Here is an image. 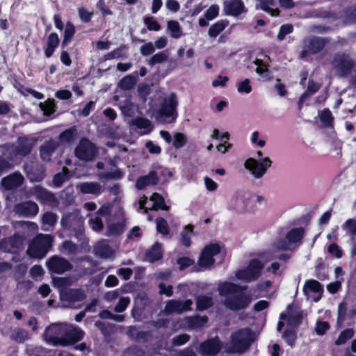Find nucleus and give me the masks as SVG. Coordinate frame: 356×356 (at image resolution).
Wrapping results in <instances>:
<instances>
[{"label":"nucleus","instance_id":"obj_3","mask_svg":"<svg viewBox=\"0 0 356 356\" xmlns=\"http://www.w3.org/2000/svg\"><path fill=\"white\" fill-rule=\"evenodd\" d=\"M254 195L248 192L238 191L234 193L228 200L230 210L243 213L250 210Z\"/></svg>","mask_w":356,"mask_h":356},{"label":"nucleus","instance_id":"obj_31","mask_svg":"<svg viewBox=\"0 0 356 356\" xmlns=\"http://www.w3.org/2000/svg\"><path fill=\"white\" fill-rule=\"evenodd\" d=\"M57 144L55 141L51 140L46 143L40 148V156L44 161H49L53 151L56 148Z\"/></svg>","mask_w":356,"mask_h":356},{"label":"nucleus","instance_id":"obj_49","mask_svg":"<svg viewBox=\"0 0 356 356\" xmlns=\"http://www.w3.org/2000/svg\"><path fill=\"white\" fill-rule=\"evenodd\" d=\"M74 27L71 23H67L65 30L63 46H66L74 33Z\"/></svg>","mask_w":356,"mask_h":356},{"label":"nucleus","instance_id":"obj_2","mask_svg":"<svg viewBox=\"0 0 356 356\" xmlns=\"http://www.w3.org/2000/svg\"><path fill=\"white\" fill-rule=\"evenodd\" d=\"M266 254H261L258 259H252L250 261L245 269H241L235 273L237 280L245 282H250L257 279L264 268V264L268 261L265 259Z\"/></svg>","mask_w":356,"mask_h":356},{"label":"nucleus","instance_id":"obj_55","mask_svg":"<svg viewBox=\"0 0 356 356\" xmlns=\"http://www.w3.org/2000/svg\"><path fill=\"white\" fill-rule=\"evenodd\" d=\"M319 117L321 122L325 125L331 124L333 120L331 112L327 109L321 111L319 113Z\"/></svg>","mask_w":356,"mask_h":356},{"label":"nucleus","instance_id":"obj_30","mask_svg":"<svg viewBox=\"0 0 356 356\" xmlns=\"http://www.w3.org/2000/svg\"><path fill=\"white\" fill-rule=\"evenodd\" d=\"M59 43V38L56 33H51L47 38V47L45 50V56L49 58L54 54L55 49Z\"/></svg>","mask_w":356,"mask_h":356},{"label":"nucleus","instance_id":"obj_34","mask_svg":"<svg viewBox=\"0 0 356 356\" xmlns=\"http://www.w3.org/2000/svg\"><path fill=\"white\" fill-rule=\"evenodd\" d=\"M161 245L156 242L152 248L147 252V257L150 261H154L162 257Z\"/></svg>","mask_w":356,"mask_h":356},{"label":"nucleus","instance_id":"obj_26","mask_svg":"<svg viewBox=\"0 0 356 356\" xmlns=\"http://www.w3.org/2000/svg\"><path fill=\"white\" fill-rule=\"evenodd\" d=\"M158 182V177L154 171L150 172L147 175L138 179L136 186L138 189H143L145 186L155 185Z\"/></svg>","mask_w":356,"mask_h":356},{"label":"nucleus","instance_id":"obj_38","mask_svg":"<svg viewBox=\"0 0 356 356\" xmlns=\"http://www.w3.org/2000/svg\"><path fill=\"white\" fill-rule=\"evenodd\" d=\"M193 230V227L191 225H186L181 232V243L186 246H190L191 243V236Z\"/></svg>","mask_w":356,"mask_h":356},{"label":"nucleus","instance_id":"obj_60","mask_svg":"<svg viewBox=\"0 0 356 356\" xmlns=\"http://www.w3.org/2000/svg\"><path fill=\"white\" fill-rule=\"evenodd\" d=\"M53 284L54 286L60 289L70 285L71 281L66 277H55L53 279Z\"/></svg>","mask_w":356,"mask_h":356},{"label":"nucleus","instance_id":"obj_6","mask_svg":"<svg viewBox=\"0 0 356 356\" xmlns=\"http://www.w3.org/2000/svg\"><path fill=\"white\" fill-rule=\"evenodd\" d=\"M272 163L268 156L260 159L249 158L245 161L244 167L255 179H260L271 167Z\"/></svg>","mask_w":356,"mask_h":356},{"label":"nucleus","instance_id":"obj_42","mask_svg":"<svg viewBox=\"0 0 356 356\" xmlns=\"http://www.w3.org/2000/svg\"><path fill=\"white\" fill-rule=\"evenodd\" d=\"M212 300L211 298L201 296H198L196 300V306L198 310H204L212 305Z\"/></svg>","mask_w":356,"mask_h":356},{"label":"nucleus","instance_id":"obj_24","mask_svg":"<svg viewBox=\"0 0 356 356\" xmlns=\"http://www.w3.org/2000/svg\"><path fill=\"white\" fill-rule=\"evenodd\" d=\"M96 254L103 258H111L114 256L115 250L110 247L106 241H99L95 248Z\"/></svg>","mask_w":356,"mask_h":356},{"label":"nucleus","instance_id":"obj_10","mask_svg":"<svg viewBox=\"0 0 356 356\" xmlns=\"http://www.w3.org/2000/svg\"><path fill=\"white\" fill-rule=\"evenodd\" d=\"M252 340V334L248 330L238 331L232 337L229 351L241 353L248 348Z\"/></svg>","mask_w":356,"mask_h":356},{"label":"nucleus","instance_id":"obj_25","mask_svg":"<svg viewBox=\"0 0 356 356\" xmlns=\"http://www.w3.org/2000/svg\"><path fill=\"white\" fill-rule=\"evenodd\" d=\"M269 60V57L266 56L264 60L256 59L254 61V64L256 65V72L264 80H267L269 78V73L268 70Z\"/></svg>","mask_w":356,"mask_h":356},{"label":"nucleus","instance_id":"obj_20","mask_svg":"<svg viewBox=\"0 0 356 356\" xmlns=\"http://www.w3.org/2000/svg\"><path fill=\"white\" fill-rule=\"evenodd\" d=\"M222 344L217 339L205 341L201 345V352L206 356H213L221 349Z\"/></svg>","mask_w":356,"mask_h":356},{"label":"nucleus","instance_id":"obj_54","mask_svg":"<svg viewBox=\"0 0 356 356\" xmlns=\"http://www.w3.org/2000/svg\"><path fill=\"white\" fill-rule=\"evenodd\" d=\"M129 303H130V298L129 297L121 298L119 300L118 305L115 307V312H118V313L122 312L123 311H124L126 309V308L129 305Z\"/></svg>","mask_w":356,"mask_h":356},{"label":"nucleus","instance_id":"obj_36","mask_svg":"<svg viewBox=\"0 0 356 356\" xmlns=\"http://www.w3.org/2000/svg\"><path fill=\"white\" fill-rule=\"evenodd\" d=\"M227 22L225 21H218L213 24L209 29L208 34L211 38H216L227 26Z\"/></svg>","mask_w":356,"mask_h":356},{"label":"nucleus","instance_id":"obj_43","mask_svg":"<svg viewBox=\"0 0 356 356\" xmlns=\"http://www.w3.org/2000/svg\"><path fill=\"white\" fill-rule=\"evenodd\" d=\"M39 106L41 110L44 112V114L47 115H51L55 111V103L54 99H49L44 102L40 103Z\"/></svg>","mask_w":356,"mask_h":356},{"label":"nucleus","instance_id":"obj_28","mask_svg":"<svg viewBox=\"0 0 356 356\" xmlns=\"http://www.w3.org/2000/svg\"><path fill=\"white\" fill-rule=\"evenodd\" d=\"M23 181V177L20 174L14 173L2 180V185L6 189H11L13 188L19 186Z\"/></svg>","mask_w":356,"mask_h":356},{"label":"nucleus","instance_id":"obj_14","mask_svg":"<svg viewBox=\"0 0 356 356\" xmlns=\"http://www.w3.org/2000/svg\"><path fill=\"white\" fill-rule=\"evenodd\" d=\"M326 41L321 38H312L305 40L303 42L302 56L320 52L325 47Z\"/></svg>","mask_w":356,"mask_h":356},{"label":"nucleus","instance_id":"obj_8","mask_svg":"<svg viewBox=\"0 0 356 356\" xmlns=\"http://www.w3.org/2000/svg\"><path fill=\"white\" fill-rule=\"evenodd\" d=\"M332 68L339 76H346L352 70H356V63L347 54H337L334 56L332 62Z\"/></svg>","mask_w":356,"mask_h":356},{"label":"nucleus","instance_id":"obj_62","mask_svg":"<svg viewBox=\"0 0 356 356\" xmlns=\"http://www.w3.org/2000/svg\"><path fill=\"white\" fill-rule=\"evenodd\" d=\"M204 183L209 191H215L218 188V184L209 177H204Z\"/></svg>","mask_w":356,"mask_h":356},{"label":"nucleus","instance_id":"obj_11","mask_svg":"<svg viewBox=\"0 0 356 356\" xmlns=\"http://www.w3.org/2000/svg\"><path fill=\"white\" fill-rule=\"evenodd\" d=\"M303 236V229L302 228H295L290 230L286 239L277 241L273 247L277 250H291L295 247V244L300 242Z\"/></svg>","mask_w":356,"mask_h":356},{"label":"nucleus","instance_id":"obj_13","mask_svg":"<svg viewBox=\"0 0 356 356\" xmlns=\"http://www.w3.org/2000/svg\"><path fill=\"white\" fill-rule=\"evenodd\" d=\"M75 154L81 160L90 161L95 158L96 149L91 142L82 139L75 149Z\"/></svg>","mask_w":356,"mask_h":356},{"label":"nucleus","instance_id":"obj_39","mask_svg":"<svg viewBox=\"0 0 356 356\" xmlns=\"http://www.w3.org/2000/svg\"><path fill=\"white\" fill-rule=\"evenodd\" d=\"M342 229L348 234L352 236V238H356V220L349 219L346 220L342 225Z\"/></svg>","mask_w":356,"mask_h":356},{"label":"nucleus","instance_id":"obj_40","mask_svg":"<svg viewBox=\"0 0 356 356\" xmlns=\"http://www.w3.org/2000/svg\"><path fill=\"white\" fill-rule=\"evenodd\" d=\"M120 108L122 113L127 116L134 115L138 109L137 106L129 100L123 102L120 105Z\"/></svg>","mask_w":356,"mask_h":356},{"label":"nucleus","instance_id":"obj_56","mask_svg":"<svg viewBox=\"0 0 356 356\" xmlns=\"http://www.w3.org/2000/svg\"><path fill=\"white\" fill-rule=\"evenodd\" d=\"M320 88V85L314 83L313 81H309L307 90L302 94L301 100L305 98L307 96L310 95L316 92Z\"/></svg>","mask_w":356,"mask_h":356},{"label":"nucleus","instance_id":"obj_48","mask_svg":"<svg viewBox=\"0 0 356 356\" xmlns=\"http://www.w3.org/2000/svg\"><path fill=\"white\" fill-rule=\"evenodd\" d=\"M156 229L158 232L163 234L167 235L169 233V227L168 222L165 220H164L162 218H159L156 220Z\"/></svg>","mask_w":356,"mask_h":356},{"label":"nucleus","instance_id":"obj_51","mask_svg":"<svg viewBox=\"0 0 356 356\" xmlns=\"http://www.w3.org/2000/svg\"><path fill=\"white\" fill-rule=\"evenodd\" d=\"M78 13L79 18L81 21L84 22H90L93 13L92 10H88L85 7L79 8L78 10Z\"/></svg>","mask_w":356,"mask_h":356},{"label":"nucleus","instance_id":"obj_50","mask_svg":"<svg viewBox=\"0 0 356 356\" xmlns=\"http://www.w3.org/2000/svg\"><path fill=\"white\" fill-rule=\"evenodd\" d=\"M219 13V6L218 5H211L205 12L204 16L207 20L215 19Z\"/></svg>","mask_w":356,"mask_h":356},{"label":"nucleus","instance_id":"obj_63","mask_svg":"<svg viewBox=\"0 0 356 356\" xmlns=\"http://www.w3.org/2000/svg\"><path fill=\"white\" fill-rule=\"evenodd\" d=\"M327 251L330 254L334 256L337 258H341L342 256V251L341 250L339 247L335 243L330 245L328 246Z\"/></svg>","mask_w":356,"mask_h":356},{"label":"nucleus","instance_id":"obj_4","mask_svg":"<svg viewBox=\"0 0 356 356\" xmlns=\"http://www.w3.org/2000/svg\"><path fill=\"white\" fill-rule=\"evenodd\" d=\"M178 106L177 97L175 93L166 96L158 111L159 118H163L167 123H172L177 118V107Z\"/></svg>","mask_w":356,"mask_h":356},{"label":"nucleus","instance_id":"obj_57","mask_svg":"<svg viewBox=\"0 0 356 356\" xmlns=\"http://www.w3.org/2000/svg\"><path fill=\"white\" fill-rule=\"evenodd\" d=\"M57 220L56 216L52 213H45L42 217L44 226H52Z\"/></svg>","mask_w":356,"mask_h":356},{"label":"nucleus","instance_id":"obj_18","mask_svg":"<svg viewBox=\"0 0 356 356\" xmlns=\"http://www.w3.org/2000/svg\"><path fill=\"white\" fill-rule=\"evenodd\" d=\"M47 266L50 270L56 273H62L70 268V264L67 260L57 257L50 259Z\"/></svg>","mask_w":356,"mask_h":356},{"label":"nucleus","instance_id":"obj_46","mask_svg":"<svg viewBox=\"0 0 356 356\" xmlns=\"http://www.w3.org/2000/svg\"><path fill=\"white\" fill-rule=\"evenodd\" d=\"M11 338L16 341L22 342L28 339L29 334L22 329H16L13 332Z\"/></svg>","mask_w":356,"mask_h":356},{"label":"nucleus","instance_id":"obj_9","mask_svg":"<svg viewBox=\"0 0 356 356\" xmlns=\"http://www.w3.org/2000/svg\"><path fill=\"white\" fill-rule=\"evenodd\" d=\"M66 330V324H53L46 330L44 334V339L48 343L54 346H67V341L65 339Z\"/></svg>","mask_w":356,"mask_h":356},{"label":"nucleus","instance_id":"obj_45","mask_svg":"<svg viewBox=\"0 0 356 356\" xmlns=\"http://www.w3.org/2000/svg\"><path fill=\"white\" fill-rule=\"evenodd\" d=\"M187 143L186 136L181 133H176L174 135L173 146L176 149H179L184 147Z\"/></svg>","mask_w":356,"mask_h":356},{"label":"nucleus","instance_id":"obj_53","mask_svg":"<svg viewBox=\"0 0 356 356\" xmlns=\"http://www.w3.org/2000/svg\"><path fill=\"white\" fill-rule=\"evenodd\" d=\"M67 169L63 168V172L58 173L54 177V184L56 186H60L67 179Z\"/></svg>","mask_w":356,"mask_h":356},{"label":"nucleus","instance_id":"obj_17","mask_svg":"<svg viewBox=\"0 0 356 356\" xmlns=\"http://www.w3.org/2000/svg\"><path fill=\"white\" fill-rule=\"evenodd\" d=\"M192 305L193 302L191 300L185 301L170 300L165 306V312L168 314L186 312L191 309Z\"/></svg>","mask_w":356,"mask_h":356},{"label":"nucleus","instance_id":"obj_64","mask_svg":"<svg viewBox=\"0 0 356 356\" xmlns=\"http://www.w3.org/2000/svg\"><path fill=\"white\" fill-rule=\"evenodd\" d=\"M166 8L173 13H177L180 8L179 3L176 0H167L165 1Z\"/></svg>","mask_w":356,"mask_h":356},{"label":"nucleus","instance_id":"obj_33","mask_svg":"<svg viewBox=\"0 0 356 356\" xmlns=\"http://www.w3.org/2000/svg\"><path fill=\"white\" fill-rule=\"evenodd\" d=\"M150 201L152 202L153 204L150 209H159L167 211L169 207L165 204L163 197L159 193H153L150 197Z\"/></svg>","mask_w":356,"mask_h":356},{"label":"nucleus","instance_id":"obj_58","mask_svg":"<svg viewBox=\"0 0 356 356\" xmlns=\"http://www.w3.org/2000/svg\"><path fill=\"white\" fill-rule=\"evenodd\" d=\"M237 90L238 92H245L246 94L250 93L252 90L250 80L247 79L238 83Z\"/></svg>","mask_w":356,"mask_h":356},{"label":"nucleus","instance_id":"obj_37","mask_svg":"<svg viewBox=\"0 0 356 356\" xmlns=\"http://www.w3.org/2000/svg\"><path fill=\"white\" fill-rule=\"evenodd\" d=\"M136 83V76L129 74L122 79L118 83V87L122 90H127L131 89Z\"/></svg>","mask_w":356,"mask_h":356},{"label":"nucleus","instance_id":"obj_21","mask_svg":"<svg viewBox=\"0 0 356 356\" xmlns=\"http://www.w3.org/2000/svg\"><path fill=\"white\" fill-rule=\"evenodd\" d=\"M15 212L24 216H35L38 212V205L33 202H26L15 207Z\"/></svg>","mask_w":356,"mask_h":356},{"label":"nucleus","instance_id":"obj_61","mask_svg":"<svg viewBox=\"0 0 356 356\" xmlns=\"http://www.w3.org/2000/svg\"><path fill=\"white\" fill-rule=\"evenodd\" d=\"M155 51L154 44L151 42H147L140 48V51L143 56L152 54Z\"/></svg>","mask_w":356,"mask_h":356},{"label":"nucleus","instance_id":"obj_15","mask_svg":"<svg viewBox=\"0 0 356 356\" xmlns=\"http://www.w3.org/2000/svg\"><path fill=\"white\" fill-rule=\"evenodd\" d=\"M111 213V207L109 204L103 205L97 212V215L90 220L91 228L95 231H99L103 227L102 218L107 219Z\"/></svg>","mask_w":356,"mask_h":356},{"label":"nucleus","instance_id":"obj_29","mask_svg":"<svg viewBox=\"0 0 356 356\" xmlns=\"http://www.w3.org/2000/svg\"><path fill=\"white\" fill-rule=\"evenodd\" d=\"M132 124L141 130L142 134H147L152 131L153 126L149 120L139 118L133 120Z\"/></svg>","mask_w":356,"mask_h":356},{"label":"nucleus","instance_id":"obj_7","mask_svg":"<svg viewBox=\"0 0 356 356\" xmlns=\"http://www.w3.org/2000/svg\"><path fill=\"white\" fill-rule=\"evenodd\" d=\"M222 245L218 243H211L202 249L199 260L198 266L200 269L211 268L215 264L214 257L220 254Z\"/></svg>","mask_w":356,"mask_h":356},{"label":"nucleus","instance_id":"obj_27","mask_svg":"<svg viewBox=\"0 0 356 356\" xmlns=\"http://www.w3.org/2000/svg\"><path fill=\"white\" fill-rule=\"evenodd\" d=\"M34 144L35 141L33 139L20 138L18 140L16 154L22 156L28 154L31 152Z\"/></svg>","mask_w":356,"mask_h":356},{"label":"nucleus","instance_id":"obj_41","mask_svg":"<svg viewBox=\"0 0 356 356\" xmlns=\"http://www.w3.org/2000/svg\"><path fill=\"white\" fill-rule=\"evenodd\" d=\"M35 195L37 198L44 202H51L54 200V195L51 193L39 186L35 187Z\"/></svg>","mask_w":356,"mask_h":356},{"label":"nucleus","instance_id":"obj_12","mask_svg":"<svg viewBox=\"0 0 356 356\" xmlns=\"http://www.w3.org/2000/svg\"><path fill=\"white\" fill-rule=\"evenodd\" d=\"M303 292L307 299L318 302L321 298L323 288L318 281L309 280L305 282Z\"/></svg>","mask_w":356,"mask_h":356},{"label":"nucleus","instance_id":"obj_22","mask_svg":"<svg viewBox=\"0 0 356 356\" xmlns=\"http://www.w3.org/2000/svg\"><path fill=\"white\" fill-rule=\"evenodd\" d=\"M83 334L81 330L67 325V330L65 334V339L67 341V346L82 339Z\"/></svg>","mask_w":356,"mask_h":356},{"label":"nucleus","instance_id":"obj_1","mask_svg":"<svg viewBox=\"0 0 356 356\" xmlns=\"http://www.w3.org/2000/svg\"><path fill=\"white\" fill-rule=\"evenodd\" d=\"M244 288L234 283L225 282L219 284V294L225 298L224 305L232 310H240L246 307L251 302V298L244 293Z\"/></svg>","mask_w":356,"mask_h":356},{"label":"nucleus","instance_id":"obj_16","mask_svg":"<svg viewBox=\"0 0 356 356\" xmlns=\"http://www.w3.org/2000/svg\"><path fill=\"white\" fill-rule=\"evenodd\" d=\"M301 318L300 311L293 306H289L286 312L280 315V318L282 320L286 319L291 327L297 326L300 323Z\"/></svg>","mask_w":356,"mask_h":356},{"label":"nucleus","instance_id":"obj_32","mask_svg":"<svg viewBox=\"0 0 356 356\" xmlns=\"http://www.w3.org/2000/svg\"><path fill=\"white\" fill-rule=\"evenodd\" d=\"M167 29L172 38L178 39L183 35L181 26L177 21H168L167 23Z\"/></svg>","mask_w":356,"mask_h":356},{"label":"nucleus","instance_id":"obj_19","mask_svg":"<svg viewBox=\"0 0 356 356\" xmlns=\"http://www.w3.org/2000/svg\"><path fill=\"white\" fill-rule=\"evenodd\" d=\"M224 12L226 15L237 16L245 12L241 0H229L224 3Z\"/></svg>","mask_w":356,"mask_h":356},{"label":"nucleus","instance_id":"obj_59","mask_svg":"<svg viewBox=\"0 0 356 356\" xmlns=\"http://www.w3.org/2000/svg\"><path fill=\"white\" fill-rule=\"evenodd\" d=\"M293 31V26L290 24L282 25L277 34V38L280 40L284 39L286 35L291 33Z\"/></svg>","mask_w":356,"mask_h":356},{"label":"nucleus","instance_id":"obj_47","mask_svg":"<svg viewBox=\"0 0 356 356\" xmlns=\"http://www.w3.org/2000/svg\"><path fill=\"white\" fill-rule=\"evenodd\" d=\"M144 23L149 31H159L161 29V25L152 17H145Z\"/></svg>","mask_w":356,"mask_h":356},{"label":"nucleus","instance_id":"obj_44","mask_svg":"<svg viewBox=\"0 0 356 356\" xmlns=\"http://www.w3.org/2000/svg\"><path fill=\"white\" fill-rule=\"evenodd\" d=\"M168 58V55L165 51L159 52L152 56L148 61L149 65H154L165 61Z\"/></svg>","mask_w":356,"mask_h":356},{"label":"nucleus","instance_id":"obj_5","mask_svg":"<svg viewBox=\"0 0 356 356\" xmlns=\"http://www.w3.org/2000/svg\"><path fill=\"white\" fill-rule=\"evenodd\" d=\"M52 238L49 235L40 234L31 243L27 250L31 257H44L51 246Z\"/></svg>","mask_w":356,"mask_h":356},{"label":"nucleus","instance_id":"obj_52","mask_svg":"<svg viewBox=\"0 0 356 356\" xmlns=\"http://www.w3.org/2000/svg\"><path fill=\"white\" fill-rule=\"evenodd\" d=\"M353 336V331L350 329L346 330L343 331L339 335V338L336 341L335 343L337 345H341L346 343V341Z\"/></svg>","mask_w":356,"mask_h":356},{"label":"nucleus","instance_id":"obj_23","mask_svg":"<svg viewBox=\"0 0 356 356\" xmlns=\"http://www.w3.org/2000/svg\"><path fill=\"white\" fill-rule=\"evenodd\" d=\"M77 188L84 194L99 195L102 191V187L97 182H84L79 184Z\"/></svg>","mask_w":356,"mask_h":356},{"label":"nucleus","instance_id":"obj_35","mask_svg":"<svg viewBox=\"0 0 356 356\" xmlns=\"http://www.w3.org/2000/svg\"><path fill=\"white\" fill-rule=\"evenodd\" d=\"M259 1L260 8L265 12L269 13L271 16H277L279 14V10L274 8L273 0H257Z\"/></svg>","mask_w":356,"mask_h":356}]
</instances>
